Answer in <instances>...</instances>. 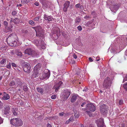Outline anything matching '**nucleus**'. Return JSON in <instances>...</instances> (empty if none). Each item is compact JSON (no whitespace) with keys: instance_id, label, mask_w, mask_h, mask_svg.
<instances>
[{"instance_id":"obj_1","label":"nucleus","mask_w":127,"mask_h":127,"mask_svg":"<svg viewBox=\"0 0 127 127\" xmlns=\"http://www.w3.org/2000/svg\"><path fill=\"white\" fill-rule=\"evenodd\" d=\"M10 124L16 127H19L21 126L23 124V122L21 119L19 118H13L11 119L10 120Z\"/></svg>"},{"instance_id":"obj_2","label":"nucleus","mask_w":127,"mask_h":127,"mask_svg":"<svg viewBox=\"0 0 127 127\" xmlns=\"http://www.w3.org/2000/svg\"><path fill=\"white\" fill-rule=\"evenodd\" d=\"M33 28L35 30L36 33V36H38L39 38L41 39L43 38V35L42 33L43 30L42 28L40 26L34 27Z\"/></svg>"},{"instance_id":"obj_3","label":"nucleus","mask_w":127,"mask_h":127,"mask_svg":"<svg viewBox=\"0 0 127 127\" xmlns=\"http://www.w3.org/2000/svg\"><path fill=\"white\" fill-rule=\"evenodd\" d=\"M22 66L24 71L27 73H30L31 70V67L28 63L23 62Z\"/></svg>"},{"instance_id":"obj_4","label":"nucleus","mask_w":127,"mask_h":127,"mask_svg":"<svg viewBox=\"0 0 127 127\" xmlns=\"http://www.w3.org/2000/svg\"><path fill=\"white\" fill-rule=\"evenodd\" d=\"M111 84V81L110 80V78H106L104 81L103 87L105 88H108L110 87Z\"/></svg>"},{"instance_id":"obj_5","label":"nucleus","mask_w":127,"mask_h":127,"mask_svg":"<svg viewBox=\"0 0 127 127\" xmlns=\"http://www.w3.org/2000/svg\"><path fill=\"white\" fill-rule=\"evenodd\" d=\"M85 109L86 110H89L91 112H94L95 110V107L92 103H88L86 105Z\"/></svg>"},{"instance_id":"obj_6","label":"nucleus","mask_w":127,"mask_h":127,"mask_svg":"<svg viewBox=\"0 0 127 127\" xmlns=\"http://www.w3.org/2000/svg\"><path fill=\"white\" fill-rule=\"evenodd\" d=\"M26 54H28L29 55L32 56V57H34L36 56V53L31 48L26 49L24 51Z\"/></svg>"},{"instance_id":"obj_7","label":"nucleus","mask_w":127,"mask_h":127,"mask_svg":"<svg viewBox=\"0 0 127 127\" xmlns=\"http://www.w3.org/2000/svg\"><path fill=\"white\" fill-rule=\"evenodd\" d=\"M47 71H46V73L45 72L42 74L41 78L42 79H47L49 78L50 75V71L48 69L46 70Z\"/></svg>"},{"instance_id":"obj_8","label":"nucleus","mask_w":127,"mask_h":127,"mask_svg":"<svg viewBox=\"0 0 127 127\" xmlns=\"http://www.w3.org/2000/svg\"><path fill=\"white\" fill-rule=\"evenodd\" d=\"M96 123L98 127H103L104 123L103 118H100L99 120L96 121Z\"/></svg>"},{"instance_id":"obj_9","label":"nucleus","mask_w":127,"mask_h":127,"mask_svg":"<svg viewBox=\"0 0 127 127\" xmlns=\"http://www.w3.org/2000/svg\"><path fill=\"white\" fill-rule=\"evenodd\" d=\"M70 95V92L69 91H67L63 92V94L62 96V100L64 101L66 100Z\"/></svg>"},{"instance_id":"obj_10","label":"nucleus","mask_w":127,"mask_h":127,"mask_svg":"<svg viewBox=\"0 0 127 127\" xmlns=\"http://www.w3.org/2000/svg\"><path fill=\"white\" fill-rule=\"evenodd\" d=\"M10 109L9 106L8 105H6L4 107V110L3 111V114L8 116L10 113Z\"/></svg>"},{"instance_id":"obj_11","label":"nucleus","mask_w":127,"mask_h":127,"mask_svg":"<svg viewBox=\"0 0 127 127\" xmlns=\"http://www.w3.org/2000/svg\"><path fill=\"white\" fill-rule=\"evenodd\" d=\"M107 106L105 104H103L100 107V109L101 112L105 114L107 112Z\"/></svg>"},{"instance_id":"obj_12","label":"nucleus","mask_w":127,"mask_h":127,"mask_svg":"<svg viewBox=\"0 0 127 127\" xmlns=\"http://www.w3.org/2000/svg\"><path fill=\"white\" fill-rule=\"evenodd\" d=\"M63 83L61 81H60L58 83H56L53 87V88L55 89V91L57 92L61 86H62Z\"/></svg>"},{"instance_id":"obj_13","label":"nucleus","mask_w":127,"mask_h":127,"mask_svg":"<svg viewBox=\"0 0 127 127\" xmlns=\"http://www.w3.org/2000/svg\"><path fill=\"white\" fill-rule=\"evenodd\" d=\"M51 3L49 1L45 0H43L42 1V7L44 8H46L49 6Z\"/></svg>"},{"instance_id":"obj_14","label":"nucleus","mask_w":127,"mask_h":127,"mask_svg":"<svg viewBox=\"0 0 127 127\" xmlns=\"http://www.w3.org/2000/svg\"><path fill=\"white\" fill-rule=\"evenodd\" d=\"M2 99L3 100H7L9 99L10 97L9 95L5 92L2 93Z\"/></svg>"},{"instance_id":"obj_15","label":"nucleus","mask_w":127,"mask_h":127,"mask_svg":"<svg viewBox=\"0 0 127 127\" xmlns=\"http://www.w3.org/2000/svg\"><path fill=\"white\" fill-rule=\"evenodd\" d=\"M42 38L40 39H35L34 40V43L37 46L41 45V43L42 42H43V41H42L41 40V39H42Z\"/></svg>"},{"instance_id":"obj_16","label":"nucleus","mask_w":127,"mask_h":127,"mask_svg":"<svg viewBox=\"0 0 127 127\" xmlns=\"http://www.w3.org/2000/svg\"><path fill=\"white\" fill-rule=\"evenodd\" d=\"M41 64L40 63H38L37 64L36 66L34 67V69H35L38 71L40 70V69L41 67Z\"/></svg>"},{"instance_id":"obj_17","label":"nucleus","mask_w":127,"mask_h":127,"mask_svg":"<svg viewBox=\"0 0 127 127\" xmlns=\"http://www.w3.org/2000/svg\"><path fill=\"white\" fill-rule=\"evenodd\" d=\"M39 73V71L36 70L35 69H33V76L36 78L37 77Z\"/></svg>"},{"instance_id":"obj_18","label":"nucleus","mask_w":127,"mask_h":127,"mask_svg":"<svg viewBox=\"0 0 127 127\" xmlns=\"http://www.w3.org/2000/svg\"><path fill=\"white\" fill-rule=\"evenodd\" d=\"M77 96L78 95H72L71 98V102H74L76 100Z\"/></svg>"},{"instance_id":"obj_19","label":"nucleus","mask_w":127,"mask_h":127,"mask_svg":"<svg viewBox=\"0 0 127 127\" xmlns=\"http://www.w3.org/2000/svg\"><path fill=\"white\" fill-rule=\"evenodd\" d=\"M37 90V91L41 94H42L44 92V90L41 88L38 87Z\"/></svg>"},{"instance_id":"obj_20","label":"nucleus","mask_w":127,"mask_h":127,"mask_svg":"<svg viewBox=\"0 0 127 127\" xmlns=\"http://www.w3.org/2000/svg\"><path fill=\"white\" fill-rule=\"evenodd\" d=\"M73 116H71L70 119L67 120L65 122V124H67L70 121L72 122L73 120Z\"/></svg>"},{"instance_id":"obj_21","label":"nucleus","mask_w":127,"mask_h":127,"mask_svg":"<svg viewBox=\"0 0 127 127\" xmlns=\"http://www.w3.org/2000/svg\"><path fill=\"white\" fill-rule=\"evenodd\" d=\"M70 3V2L69 1H66V2L64 4V7L68 8L69 6Z\"/></svg>"},{"instance_id":"obj_22","label":"nucleus","mask_w":127,"mask_h":127,"mask_svg":"<svg viewBox=\"0 0 127 127\" xmlns=\"http://www.w3.org/2000/svg\"><path fill=\"white\" fill-rule=\"evenodd\" d=\"M30 0H21V2L23 3L27 4L30 2Z\"/></svg>"},{"instance_id":"obj_23","label":"nucleus","mask_w":127,"mask_h":127,"mask_svg":"<svg viewBox=\"0 0 127 127\" xmlns=\"http://www.w3.org/2000/svg\"><path fill=\"white\" fill-rule=\"evenodd\" d=\"M16 83L18 85H20L21 84V82L20 81V79L17 78L16 79Z\"/></svg>"},{"instance_id":"obj_24","label":"nucleus","mask_w":127,"mask_h":127,"mask_svg":"<svg viewBox=\"0 0 127 127\" xmlns=\"http://www.w3.org/2000/svg\"><path fill=\"white\" fill-rule=\"evenodd\" d=\"M7 61L6 59L3 58L2 60L0 61V63L1 64H4Z\"/></svg>"},{"instance_id":"obj_25","label":"nucleus","mask_w":127,"mask_h":127,"mask_svg":"<svg viewBox=\"0 0 127 127\" xmlns=\"http://www.w3.org/2000/svg\"><path fill=\"white\" fill-rule=\"evenodd\" d=\"M86 112L90 117L92 116L93 115L92 113V112H91L89 110H87Z\"/></svg>"},{"instance_id":"obj_26","label":"nucleus","mask_w":127,"mask_h":127,"mask_svg":"<svg viewBox=\"0 0 127 127\" xmlns=\"http://www.w3.org/2000/svg\"><path fill=\"white\" fill-rule=\"evenodd\" d=\"M47 18V20L48 21V22H49L50 21H52L53 19H54L53 18H52L51 16H48Z\"/></svg>"},{"instance_id":"obj_27","label":"nucleus","mask_w":127,"mask_h":127,"mask_svg":"<svg viewBox=\"0 0 127 127\" xmlns=\"http://www.w3.org/2000/svg\"><path fill=\"white\" fill-rule=\"evenodd\" d=\"M81 20L80 18L79 17H77L75 19V22L76 23H80Z\"/></svg>"},{"instance_id":"obj_28","label":"nucleus","mask_w":127,"mask_h":127,"mask_svg":"<svg viewBox=\"0 0 127 127\" xmlns=\"http://www.w3.org/2000/svg\"><path fill=\"white\" fill-rule=\"evenodd\" d=\"M15 83L14 81H12L9 83V85L10 86H12L15 85Z\"/></svg>"},{"instance_id":"obj_29","label":"nucleus","mask_w":127,"mask_h":127,"mask_svg":"<svg viewBox=\"0 0 127 127\" xmlns=\"http://www.w3.org/2000/svg\"><path fill=\"white\" fill-rule=\"evenodd\" d=\"M18 19L17 18H16L13 20L14 23L16 24H17L19 22Z\"/></svg>"},{"instance_id":"obj_30","label":"nucleus","mask_w":127,"mask_h":127,"mask_svg":"<svg viewBox=\"0 0 127 127\" xmlns=\"http://www.w3.org/2000/svg\"><path fill=\"white\" fill-rule=\"evenodd\" d=\"M29 23L32 26H34L35 24V23L32 20L29 21Z\"/></svg>"},{"instance_id":"obj_31","label":"nucleus","mask_w":127,"mask_h":127,"mask_svg":"<svg viewBox=\"0 0 127 127\" xmlns=\"http://www.w3.org/2000/svg\"><path fill=\"white\" fill-rule=\"evenodd\" d=\"M28 87H27V86L25 85H24L23 86V90L25 92H26L28 90Z\"/></svg>"},{"instance_id":"obj_32","label":"nucleus","mask_w":127,"mask_h":127,"mask_svg":"<svg viewBox=\"0 0 127 127\" xmlns=\"http://www.w3.org/2000/svg\"><path fill=\"white\" fill-rule=\"evenodd\" d=\"M12 112L14 115H16L17 114V113L16 112L15 110L13 108L12 111Z\"/></svg>"},{"instance_id":"obj_33","label":"nucleus","mask_w":127,"mask_h":127,"mask_svg":"<svg viewBox=\"0 0 127 127\" xmlns=\"http://www.w3.org/2000/svg\"><path fill=\"white\" fill-rule=\"evenodd\" d=\"M40 16H38L37 17L35 18L33 20L34 21H38L39 18H40Z\"/></svg>"},{"instance_id":"obj_34","label":"nucleus","mask_w":127,"mask_h":127,"mask_svg":"<svg viewBox=\"0 0 127 127\" xmlns=\"http://www.w3.org/2000/svg\"><path fill=\"white\" fill-rule=\"evenodd\" d=\"M123 104V100L122 99H121L119 100V104L120 105H122Z\"/></svg>"},{"instance_id":"obj_35","label":"nucleus","mask_w":127,"mask_h":127,"mask_svg":"<svg viewBox=\"0 0 127 127\" xmlns=\"http://www.w3.org/2000/svg\"><path fill=\"white\" fill-rule=\"evenodd\" d=\"M78 30L79 31H81L82 29V28L81 26H79L77 28Z\"/></svg>"},{"instance_id":"obj_36","label":"nucleus","mask_w":127,"mask_h":127,"mask_svg":"<svg viewBox=\"0 0 127 127\" xmlns=\"http://www.w3.org/2000/svg\"><path fill=\"white\" fill-rule=\"evenodd\" d=\"M11 67V64L10 63H9L7 65L6 67L8 68H10Z\"/></svg>"},{"instance_id":"obj_37","label":"nucleus","mask_w":127,"mask_h":127,"mask_svg":"<svg viewBox=\"0 0 127 127\" xmlns=\"http://www.w3.org/2000/svg\"><path fill=\"white\" fill-rule=\"evenodd\" d=\"M3 107V103L0 101V109H2Z\"/></svg>"},{"instance_id":"obj_38","label":"nucleus","mask_w":127,"mask_h":127,"mask_svg":"<svg viewBox=\"0 0 127 127\" xmlns=\"http://www.w3.org/2000/svg\"><path fill=\"white\" fill-rule=\"evenodd\" d=\"M123 87L124 89L127 90V83L123 85Z\"/></svg>"},{"instance_id":"obj_39","label":"nucleus","mask_w":127,"mask_h":127,"mask_svg":"<svg viewBox=\"0 0 127 127\" xmlns=\"http://www.w3.org/2000/svg\"><path fill=\"white\" fill-rule=\"evenodd\" d=\"M17 54L18 56H19L20 57L22 56V53L21 52H19Z\"/></svg>"},{"instance_id":"obj_40","label":"nucleus","mask_w":127,"mask_h":127,"mask_svg":"<svg viewBox=\"0 0 127 127\" xmlns=\"http://www.w3.org/2000/svg\"><path fill=\"white\" fill-rule=\"evenodd\" d=\"M56 97V95H52L51 97V98L52 99H55Z\"/></svg>"},{"instance_id":"obj_41","label":"nucleus","mask_w":127,"mask_h":127,"mask_svg":"<svg viewBox=\"0 0 127 127\" xmlns=\"http://www.w3.org/2000/svg\"><path fill=\"white\" fill-rule=\"evenodd\" d=\"M68 8L64 6V7L63 8V10L64 11V12H66V11H67V10Z\"/></svg>"},{"instance_id":"obj_42","label":"nucleus","mask_w":127,"mask_h":127,"mask_svg":"<svg viewBox=\"0 0 127 127\" xmlns=\"http://www.w3.org/2000/svg\"><path fill=\"white\" fill-rule=\"evenodd\" d=\"M17 12L15 11H14L12 12V14L13 15H15L17 14Z\"/></svg>"},{"instance_id":"obj_43","label":"nucleus","mask_w":127,"mask_h":127,"mask_svg":"<svg viewBox=\"0 0 127 127\" xmlns=\"http://www.w3.org/2000/svg\"><path fill=\"white\" fill-rule=\"evenodd\" d=\"M3 122V119H2L0 116V125Z\"/></svg>"},{"instance_id":"obj_44","label":"nucleus","mask_w":127,"mask_h":127,"mask_svg":"<svg viewBox=\"0 0 127 127\" xmlns=\"http://www.w3.org/2000/svg\"><path fill=\"white\" fill-rule=\"evenodd\" d=\"M4 24L5 26H7L8 25V22L5 21H4Z\"/></svg>"},{"instance_id":"obj_45","label":"nucleus","mask_w":127,"mask_h":127,"mask_svg":"<svg viewBox=\"0 0 127 127\" xmlns=\"http://www.w3.org/2000/svg\"><path fill=\"white\" fill-rule=\"evenodd\" d=\"M93 22V20H91L88 22L87 23V24H88V25H90L92 24Z\"/></svg>"},{"instance_id":"obj_46","label":"nucleus","mask_w":127,"mask_h":127,"mask_svg":"<svg viewBox=\"0 0 127 127\" xmlns=\"http://www.w3.org/2000/svg\"><path fill=\"white\" fill-rule=\"evenodd\" d=\"M86 103L85 102H83L81 105V106L82 107H83L84 105L86 104Z\"/></svg>"},{"instance_id":"obj_47","label":"nucleus","mask_w":127,"mask_h":127,"mask_svg":"<svg viewBox=\"0 0 127 127\" xmlns=\"http://www.w3.org/2000/svg\"><path fill=\"white\" fill-rule=\"evenodd\" d=\"M47 17H48V16H47L46 14H44V18L45 20H47V19H48Z\"/></svg>"},{"instance_id":"obj_48","label":"nucleus","mask_w":127,"mask_h":127,"mask_svg":"<svg viewBox=\"0 0 127 127\" xmlns=\"http://www.w3.org/2000/svg\"><path fill=\"white\" fill-rule=\"evenodd\" d=\"M80 5V4L79 3L76 4L75 6V7L76 8H77L79 7Z\"/></svg>"},{"instance_id":"obj_49","label":"nucleus","mask_w":127,"mask_h":127,"mask_svg":"<svg viewBox=\"0 0 127 127\" xmlns=\"http://www.w3.org/2000/svg\"><path fill=\"white\" fill-rule=\"evenodd\" d=\"M127 81V74L126 76L124 78L123 80V82H125V81Z\"/></svg>"},{"instance_id":"obj_50","label":"nucleus","mask_w":127,"mask_h":127,"mask_svg":"<svg viewBox=\"0 0 127 127\" xmlns=\"http://www.w3.org/2000/svg\"><path fill=\"white\" fill-rule=\"evenodd\" d=\"M112 53H113L114 54H115L117 53L115 49H113L112 50Z\"/></svg>"},{"instance_id":"obj_51","label":"nucleus","mask_w":127,"mask_h":127,"mask_svg":"<svg viewBox=\"0 0 127 127\" xmlns=\"http://www.w3.org/2000/svg\"><path fill=\"white\" fill-rule=\"evenodd\" d=\"M34 4L36 6H38L39 4V3L38 2H35Z\"/></svg>"},{"instance_id":"obj_52","label":"nucleus","mask_w":127,"mask_h":127,"mask_svg":"<svg viewBox=\"0 0 127 127\" xmlns=\"http://www.w3.org/2000/svg\"><path fill=\"white\" fill-rule=\"evenodd\" d=\"M89 60L90 62H92L93 61V60L91 57H89Z\"/></svg>"},{"instance_id":"obj_53","label":"nucleus","mask_w":127,"mask_h":127,"mask_svg":"<svg viewBox=\"0 0 127 127\" xmlns=\"http://www.w3.org/2000/svg\"><path fill=\"white\" fill-rule=\"evenodd\" d=\"M90 17L89 16L86 15L84 17V18L86 19H88Z\"/></svg>"},{"instance_id":"obj_54","label":"nucleus","mask_w":127,"mask_h":127,"mask_svg":"<svg viewBox=\"0 0 127 127\" xmlns=\"http://www.w3.org/2000/svg\"><path fill=\"white\" fill-rule=\"evenodd\" d=\"M75 117L76 118H77L79 117V115L78 114H76L75 113Z\"/></svg>"},{"instance_id":"obj_55","label":"nucleus","mask_w":127,"mask_h":127,"mask_svg":"<svg viewBox=\"0 0 127 127\" xmlns=\"http://www.w3.org/2000/svg\"><path fill=\"white\" fill-rule=\"evenodd\" d=\"M12 65L13 66H14L15 67H16V65L14 63H12Z\"/></svg>"},{"instance_id":"obj_56","label":"nucleus","mask_w":127,"mask_h":127,"mask_svg":"<svg viewBox=\"0 0 127 127\" xmlns=\"http://www.w3.org/2000/svg\"><path fill=\"white\" fill-rule=\"evenodd\" d=\"M73 57L75 59H76L77 58V56L75 54H74L73 55Z\"/></svg>"},{"instance_id":"obj_57","label":"nucleus","mask_w":127,"mask_h":127,"mask_svg":"<svg viewBox=\"0 0 127 127\" xmlns=\"http://www.w3.org/2000/svg\"><path fill=\"white\" fill-rule=\"evenodd\" d=\"M96 60L97 61H99L100 60V58L99 57H97L96 58Z\"/></svg>"},{"instance_id":"obj_58","label":"nucleus","mask_w":127,"mask_h":127,"mask_svg":"<svg viewBox=\"0 0 127 127\" xmlns=\"http://www.w3.org/2000/svg\"><path fill=\"white\" fill-rule=\"evenodd\" d=\"M24 32L25 33H27L28 32L27 30H25L24 31Z\"/></svg>"},{"instance_id":"obj_59","label":"nucleus","mask_w":127,"mask_h":127,"mask_svg":"<svg viewBox=\"0 0 127 127\" xmlns=\"http://www.w3.org/2000/svg\"><path fill=\"white\" fill-rule=\"evenodd\" d=\"M41 48L42 49H44L45 48V46L44 45L42 46H42L41 47Z\"/></svg>"},{"instance_id":"obj_60","label":"nucleus","mask_w":127,"mask_h":127,"mask_svg":"<svg viewBox=\"0 0 127 127\" xmlns=\"http://www.w3.org/2000/svg\"><path fill=\"white\" fill-rule=\"evenodd\" d=\"M78 104H79V103H78V102H76L75 103L74 105L75 106H76L77 105H78Z\"/></svg>"},{"instance_id":"obj_61","label":"nucleus","mask_w":127,"mask_h":127,"mask_svg":"<svg viewBox=\"0 0 127 127\" xmlns=\"http://www.w3.org/2000/svg\"><path fill=\"white\" fill-rule=\"evenodd\" d=\"M91 1L93 3L95 4L96 2V1L95 0H91Z\"/></svg>"},{"instance_id":"obj_62","label":"nucleus","mask_w":127,"mask_h":127,"mask_svg":"<svg viewBox=\"0 0 127 127\" xmlns=\"http://www.w3.org/2000/svg\"><path fill=\"white\" fill-rule=\"evenodd\" d=\"M64 113L62 112V113H60L59 114L61 116H62L63 115Z\"/></svg>"},{"instance_id":"obj_63","label":"nucleus","mask_w":127,"mask_h":127,"mask_svg":"<svg viewBox=\"0 0 127 127\" xmlns=\"http://www.w3.org/2000/svg\"><path fill=\"white\" fill-rule=\"evenodd\" d=\"M47 127H51V125L49 124H47Z\"/></svg>"},{"instance_id":"obj_64","label":"nucleus","mask_w":127,"mask_h":127,"mask_svg":"<svg viewBox=\"0 0 127 127\" xmlns=\"http://www.w3.org/2000/svg\"><path fill=\"white\" fill-rule=\"evenodd\" d=\"M11 19L10 21V24H11L13 22V21L12 20V18H11Z\"/></svg>"}]
</instances>
